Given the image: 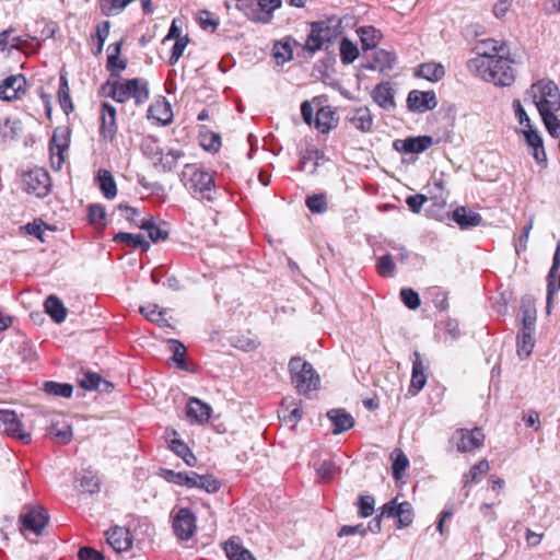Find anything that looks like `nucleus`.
Wrapping results in <instances>:
<instances>
[{
	"instance_id": "38",
	"label": "nucleus",
	"mask_w": 560,
	"mask_h": 560,
	"mask_svg": "<svg viewBox=\"0 0 560 560\" xmlns=\"http://www.w3.org/2000/svg\"><path fill=\"white\" fill-rule=\"evenodd\" d=\"M148 113L150 118L158 120L163 126L170 124L173 118L171 105L165 101L151 105Z\"/></svg>"
},
{
	"instance_id": "1",
	"label": "nucleus",
	"mask_w": 560,
	"mask_h": 560,
	"mask_svg": "<svg viewBox=\"0 0 560 560\" xmlns=\"http://www.w3.org/2000/svg\"><path fill=\"white\" fill-rule=\"evenodd\" d=\"M180 182L196 198L212 201L215 194L214 179L211 173L198 164H186L180 174Z\"/></svg>"
},
{
	"instance_id": "51",
	"label": "nucleus",
	"mask_w": 560,
	"mask_h": 560,
	"mask_svg": "<svg viewBox=\"0 0 560 560\" xmlns=\"http://www.w3.org/2000/svg\"><path fill=\"white\" fill-rule=\"evenodd\" d=\"M69 147V140L67 138V136L65 133L62 135H59V130L56 129L54 131V135H52V138H51V141H50V151H51V154H56L58 155L59 158V165L63 162V151L67 150Z\"/></svg>"
},
{
	"instance_id": "46",
	"label": "nucleus",
	"mask_w": 560,
	"mask_h": 560,
	"mask_svg": "<svg viewBox=\"0 0 560 560\" xmlns=\"http://www.w3.org/2000/svg\"><path fill=\"white\" fill-rule=\"evenodd\" d=\"M81 491L86 493H95L100 490V479L91 470H85L77 480Z\"/></svg>"
},
{
	"instance_id": "61",
	"label": "nucleus",
	"mask_w": 560,
	"mask_h": 560,
	"mask_svg": "<svg viewBox=\"0 0 560 560\" xmlns=\"http://www.w3.org/2000/svg\"><path fill=\"white\" fill-rule=\"evenodd\" d=\"M102 124H101V136L108 141H113L116 132H117V125L116 119L112 117H103L101 116Z\"/></svg>"
},
{
	"instance_id": "64",
	"label": "nucleus",
	"mask_w": 560,
	"mask_h": 560,
	"mask_svg": "<svg viewBox=\"0 0 560 560\" xmlns=\"http://www.w3.org/2000/svg\"><path fill=\"white\" fill-rule=\"evenodd\" d=\"M142 151L143 154L154 164V162L158 161V156L161 154L162 149L155 140L149 139L142 143Z\"/></svg>"
},
{
	"instance_id": "15",
	"label": "nucleus",
	"mask_w": 560,
	"mask_h": 560,
	"mask_svg": "<svg viewBox=\"0 0 560 560\" xmlns=\"http://www.w3.org/2000/svg\"><path fill=\"white\" fill-rule=\"evenodd\" d=\"M431 136L408 137L404 140L397 139L393 143V148L400 153H422L432 144L438 143Z\"/></svg>"
},
{
	"instance_id": "39",
	"label": "nucleus",
	"mask_w": 560,
	"mask_h": 560,
	"mask_svg": "<svg viewBox=\"0 0 560 560\" xmlns=\"http://www.w3.org/2000/svg\"><path fill=\"white\" fill-rule=\"evenodd\" d=\"M358 35L361 40L362 49L370 50L375 49L380 39L381 33L373 26H361L358 28Z\"/></svg>"
},
{
	"instance_id": "43",
	"label": "nucleus",
	"mask_w": 560,
	"mask_h": 560,
	"mask_svg": "<svg viewBox=\"0 0 560 560\" xmlns=\"http://www.w3.org/2000/svg\"><path fill=\"white\" fill-rule=\"evenodd\" d=\"M224 551L229 560H255L249 550L233 540L224 544Z\"/></svg>"
},
{
	"instance_id": "19",
	"label": "nucleus",
	"mask_w": 560,
	"mask_h": 560,
	"mask_svg": "<svg viewBox=\"0 0 560 560\" xmlns=\"http://www.w3.org/2000/svg\"><path fill=\"white\" fill-rule=\"evenodd\" d=\"M452 220L462 230L479 226L482 224V217L467 207H458L452 213Z\"/></svg>"
},
{
	"instance_id": "41",
	"label": "nucleus",
	"mask_w": 560,
	"mask_h": 560,
	"mask_svg": "<svg viewBox=\"0 0 560 560\" xmlns=\"http://www.w3.org/2000/svg\"><path fill=\"white\" fill-rule=\"evenodd\" d=\"M489 463L486 459L475 464L470 470L463 476V488L467 489L472 483L478 482L479 478L489 471Z\"/></svg>"
},
{
	"instance_id": "57",
	"label": "nucleus",
	"mask_w": 560,
	"mask_h": 560,
	"mask_svg": "<svg viewBox=\"0 0 560 560\" xmlns=\"http://www.w3.org/2000/svg\"><path fill=\"white\" fill-rule=\"evenodd\" d=\"M536 310L532 306H522V327L520 330L535 331Z\"/></svg>"
},
{
	"instance_id": "17",
	"label": "nucleus",
	"mask_w": 560,
	"mask_h": 560,
	"mask_svg": "<svg viewBox=\"0 0 560 560\" xmlns=\"http://www.w3.org/2000/svg\"><path fill=\"white\" fill-rule=\"evenodd\" d=\"M522 132L525 137L526 144L533 149V156L535 161L545 166L547 163V155L544 149L542 138L539 132L533 127H528L522 130Z\"/></svg>"
},
{
	"instance_id": "27",
	"label": "nucleus",
	"mask_w": 560,
	"mask_h": 560,
	"mask_svg": "<svg viewBox=\"0 0 560 560\" xmlns=\"http://www.w3.org/2000/svg\"><path fill=\"white\" fill-rule=\"evenodd\" d=\"M395 61L396 56L394 52L384 49H375L373 52V61L368 65L366 68L370 70L386 72L394 68Z\"/></svg>"
},
{
	"instance_id": "31",
	"label": "nucleus",
	"mask_w": 560,
	"mask_h": 560,
	"mask_svg": "<svg viewBox=\"0 0 560 560\" xmlns=\"http://www.w3.org/2000/svg\"><path fill=\"white\" fill-rule=\"evenodd\" d=\"M46 313L51 317V319L60 324L67 317V308L65 307L62 301L56 295H49L44 303Z\"/></svg>"
},
{
	"instance_id": "36",
	"label": "nucleus",
	"mask_w": 560,
	"mask_h": 560,
	"mask_svg": "<svg viewBox=\"0 0 560 560\" xmlns=\"http://www.w3.org/2000/svg\"><path fill=\"white\" fill-rule=\"evenodd\" d=\"M416 74L431 82H436L445 75V69L441 63L425 62L418 67Z\"/></svg>"
},
{
	"instance_id": "37",
	"label": "nucleus",
	"mask_w": 560,
	"mask_h": 560,
	"mask_svg": "<svg viewBox=\"0 0 560 560\" xmlns=\"http://www.w3.org/2000/svg\"><path fill=\"white\" fill-rule=\"evenodd\" d=\"M560 268V244H558L557 248H556V252H555V255H553V258H552V265L549 269V272H548V284H547V311L548 313L550 312V307H551V301H552V296L555 294V280H556V276H557V272Z\"/></svg>"
},
{
	"instance_id": "63",
	"label": "nucleus",
	"mask_w": 560,
	"mask_h": 560,
	"mask_svg": "<svg viewBox=\"0 0 560 560\" xmlns=\"http://www.w3.org/2000/svg\"><path fill=\"white\" fill-rule=\"evenodd\" d=\"M338 467L331 460H323L318 464L316 471L317 475L324 480H330L334 478L336 472L338 471Z\"/></svg>"
},
{
	"instance_id": "45",
	"label": "nucleus",
	"mask_w": 560,
	"mask_h": 560,
	"mask_svg": "<svg viewBox=\"0 0 560 560\" xmlns=\"http://www.w3.org/2000/svg\"><path fill=\"white\" fill-rule=\"evenodd\" d=\"M49 434L52 435L60 444H68L72 439L71 425L62 421L52 422L49 430Z\"/></svg>"
},
{
	"instance_id": "62",
	"label": "nucleus",
	"mask_w": 560,
	"mask_h": 560,
	"mask_svg": "<svg viewBox=\"0 0 560 560\" xmlns=\"http://www.w3.org/2000/svg\"><path fill=\"white\" fill-rule=\"evenodd\" d=\"M164 478L172 483L178 486H186L189 488L190 471L188 472H176L174 470L166 469L164 470Z\"/></svg>"
},
{
	"instance_id": "3",
	"label": "nucleus",
	"mask_w": 560,
	"mask_h": 560,
	"mask_svg": "<svg viewBox=\"0 0 560 560\" xmlns=\"http://www.w3.org/2000/svg\"><path fill=\"white\" fill-rule=\"evenodd\" d=\"M341 33V21L336 16L311 24V33L306 39V49L311 52L320 50L325 43H331Z\"/></svg>"
},
{
	"instance_id": "21",
	"label": "nucleus",
	"mask_w": 560,
	"mask_h": 560,
	"mask_svg": "<svg viewBox=\"0 0 560 560\" xmlns=\"http://www.w3.org/2000/svg\"><path fill=\"white\" fill-rule=\"evenodd\" d=\"M122 40L110 44L107 47V62L106 69L109 71L112 77H119L120 72L127 67V60L119 59Z\"/></svg>"
},
{
	"instance_id": "44",
	"label": "nucleus",
	"mask_w": 560,
	"mask_h": 560,
	"mask_svg": "<svg viewBox=\"0 0 560 560\" xmlns=\"http://www.w3.org/2000/svg\"><path fill=\"white\" fill-rule=\"evenodd\" d=\"M138 226L147 231L150 240L154 243L164 241L168 236V231L156 225L152 218L142 220Z\"/></svg>"
},
{
	"instance_id": "35",
	"label": "nucleus",
	"mask_w": 560,
	"mask_h": 560,
	"mask_svg": "<svg viewBox=\"0 0 560 560\" xmlns=\"http://www.w3.org/2000/svg\"><path fill=\"white\" fill-rule=\"evenodd\" d=\"M114 242L125 244L131 248H140L147 252L150 248L149 242L141 234L119 232L114 236Z\"/></svg>"
},
{
	"instance_id": "16",
	"label": "nucleus",
	"mask_w": 560,
	"mask_h": 560,
	"mask_svg": "<svg viewBox=\"0 0 560 560\" xmlns=\"http://www.w3.org/2000/svg\"><path fill=\"white\" fill-rule=\"evenodd\" d=\"M175 535L182 540H188L196 529V517L191 510L187 508L179 509L173 521Z\"/></svg>"
},
{
	"instance_id": "25",
	"label": "nucleus",
	"mask_w": 560,
	"mask_h": 560,
	"mask_svg": "<svg viewBox=\"0 0 560 560\" xmlns=\"http://www.w3.org/2000/svg\"><path fill=\"white\" fill-rule=\"evenodd\" d=\"M211 407L198 398H190L187 404V417L197 423H205L211 416Z\"/></svg>"
},
{
	"instance_id": "23",
	"label": "nucleus",
	"mask_w": 560,
	"mask_h": 560,
	"mask_svg": "<svg viewBox=\"0 0 560 560\" xmlns=\"http://www.w3.org/2000/svg\"><path fill=\"white\" fill-rule=\"evenodd\" d=\"M348 121L362 132H370L373 126V116L368 107H359L349 112Z\"/></svg>"
},
{
	"instance_id": "28",
	"label": "nucleus",
	"mask_w": 560,
	"mask_h": 560,
	"mask_svg": "<svg viewBox=\"0 0 560 560\" xmlns=\"http://www.w3.org/2000/svg\"><path fill=\"white\" fill-rule=\"evenodd\" d=\"M372 98L380 107L386 110L395 107L394 92L388 83L377 84L372 91Z\"/></svg>"
},
{
	"instance_id": "13",
	"label": "nucleus",
	"mask_w": 560,
	"mask_h": 560,
	"mask_svg": "<svg viewBox=\"0 0 560 560\" xmlns=\"http://www.w3.org/2000/svg\"><path fill=\"white\" fill-rule=\"evenodd\" d=\"M407 106L413 113H424L434 109L438 106L434 91H410L407 96Z\"/></svg>"
},
{
	"instance_id": "53",
	"label": "nucleus",
	"mask_w": 560,
	"mask_h": 560,
	"mask_svg": "<svg viewBox=\"0 0 560 560\" xmlns=\"http://www.w3.org/2000/svg\"><path fill=\"white\" fill-rule=\"evenodd\" d=\"M305 205L312 213H324L328 208L327 197L325 194L307 196Z\"/></svg>"
},
{
	"instance_id": "11",
	"label": "nucleus",
	"mask_w": 560,
	"mask_h": 560,
	"mask_svg": "<svg viewBox=\"0 0 560 560\" xmlns=\"http://www.w3.org/2000/svg\"><path fill=\"white\" fill-rule=\"evenodd\" d=\"M27 81L23 74H12L0 82V100L14 102L26 93Z\"/></svg>"
},
{
	"instance_id": "6",
	"label": "nucleus",
	"mask_w": 560,
	"mask_h": 560,
	"mask_svg": "<svg viewBox=\"0 0 560 560\" xmlns=\"http://www.w3.org/2000/svg\"><path fill=\"white\" fill-rule=\"evenodd\" d=\"M530 92L538 110H560V93L553 81L540 80L530 86Z\"/></svg>"
},
{
	"instance_id": "42",
	"label": "nucleus",
	"mask_w": 560,
	"mask_h": 560,
	"mask_svg": "<svg viewBox=\"0 0 560 560\" xmlns=\"http://www.w3.org/2000/svg\"><path fill=\"white\" fill-rule=\"evenodd\" d=\"M168 345L173 352L172 360L176 363L177 368L182 371L194 372L185 361L186 347L177 339H170Z\"/></svg>"
},
{
	"instance_id": "56",
	"label": "nucleus",
	"mask_w": 560,
	"mask_h": 560,
	"mask_svg": "<svg viewBox=\"0 0 560 560\" xmlns=\"http://www.w3.org/2000/svg\"><path fill=\"white\" fill-rule=\"evenodd\" d=\"M79 385L86 389V390H94L97 389L103 382L102 377L97 373L93 372H85L83 375L79 378ZM104 384L107 386L109 385L107 382L104 381Z\"/></svg>"
},
{
	"instance_id": "34",
	"label": "nucleus",
	"mask_w": 560,
	"mask_h": 560,
	"mask_svg": "<svg viewBox=\"0 0 560 560\" xmlns=\"http://www.w3.org/2000/svg\"><path fill=\"white\" fill-rule=\"evenodd\" d=\"M96 179L98 187L106 199H113L116 197L117 186L109 171L104 168L98 170Z\"/></svg>"
},
{
	"instance_id": "24",
	"label": "nucleus",
	"mask_w": 560,
	"mask_h": 560,
	"mask_svg": "<svg viewBox=\"0 0 560 560\" xmlns=\"http://www.w3.org/2000/svg\"><path fill=\"white\" fill-rule=\"evenodd\" d=\"M327 418L334 425L332 432L335 434L348 431L354 425L353 417L345 409H331L327 412Z\"/></svg>"
},
{
	"instance_id": "12",
	"label": "nucleus",
	"mask_w": 560,
	"mask_h": 560,
	"mask_svg": "<svg viewBox=\"0 0 560 560\" xmlns=\"http://www.w3.org/2000/svg\"><path fill=\"white\" fill-rule=\"evenodd\" d=\"M483 440L485 434L479 428H475L472 430L459 429L452 438L457 451L460 453L471 452L480 447L483 444Z\"/></svg>"
},
{
	"instance_id": "10",
	"label": "nucleus",
	"mask_w": 560,
	"mask_h": 560,
	"mask_svg": "<svg viewBox=\"0 0 560 560\" xmlns=\"http://www.w3.org/2000/svg\"><path fill=\"white\" fill-rule=\"evenodd\" d=\"M257 7L254 4L238 5V10L253 22L268 24L273 19V12L281 7V0H256Z\"/></svg>"
},
{
	"instance_id": "5",
	"label": "nucleus",
	"mask_w": 560,
	"mask_h": 560,
	"mask_svg": "<svg viewBox=\"0 0 560 560\" xmlns=\"http://www.w3.org/2000/svg\"><path fill=\"white\" fill-rule=\"evenodd\" d=\"M485 68L487 70L486 72H483L482 69L472 70L471 72H475L486 82H491L499 86H510L515 80L510 61L501 56L490 60L489 67Z\"/></svg>"
},
{
	"instance_id": "48",
	"label": "nucleus",
	"mask_w": 560,
	"mask_h": 560,
	"mask_svg": "<svg viewBox=\"0 0 560 560\" xmlns=\"http://www.w3.org/2000/svg\"><path fill=\"white\" fill-rule=\"evenodd\" d=\"M538 112L549 135L553 138H558L560 130V120L555 115V113H557L558 110L545 109Z\"/></svg>"
},
{
	"instance_id": "2",
	"label": "nucleus",
	"mask_w": 560,
	"mask_h": 560,
	"mask_svg": "<svg viewBox=\"0 0 560 560\" xmlns=\"http://www.w3.org/2000/svg\"><path fill=\"white\" fill-rule=\"evenodd\" d=\"M291 383L298 394L311 397L319 388L320 377L313 365L301 357H293L288 364Z\"/></svg>"
},
{
	"instance_id": "7",
	"label": "nucleus",
	"mask_w": 560,
	"mask_h": 560,
	"mask_svg": "<svg viewBox=\"0 0 560 560\" xmlns=\"http://www.w3.org/2000/svg\"><path fill=\"white\" fill-rule=\"evenodd\" d=\"M48 522L49 513L44 506H28L20 515L21 533L25 535L28 532L35 536H42Z\"/></svg>"
},
{
	"instance_id": "50",
	"label": "nucleus",
	"mask_w": 560,
	"mask_h": 560,
	"mask_svg": "<svg viewBox=\"0 0 560 560\" xmlns=\"http://www.w3.org/2000/svg\"><path fill=\"white\" fill-rule=\"evenodd\" d=\"M393 458V477L396 480L401 479L404 471L409 466L408 457L400 450H395L392 454Z\"/></svg>"
},
{
	"instance_id": "40",
	"label": "nucleus",
	"mask_w": 560,
	"mask_h": 560,
	"mask_svg": "<svg viewBox=\"0 0 560 560\" xmlns=\"http://www.w3.org/2000/svg\"><path fill=\"white\" fill-rule=\"evenodd\" d=\"M58 100L61 109L66 115H69L73 110V104L70 97V89L68 84L67 75L61 73L59 79Z\"/></svg>"
},
{
	"instance_id": "59",
	"label": "nucleus",
	"mask_w": 560,
	"mask_h": 560,
	"mask_svg": "<svg viewBox=\"0 0 560 560\" xmlns=\"http://www.w3.org/2000/svg\"><path fill=\"white\" fill-rule=\"evenodd\" d=\"M400 299L401 302L409 308V310H417L420 306V296L418 292H416L411 288H402L400 290Z\"/></svg>"
},
{
	"instance_id": "9",
	"label": "nucleus",
	"mask_w": 560,
	"mask_h": 560,
	"mask_svg": "<svg viewBox=\"0 0 560 560\" xmlns=\"http://www.w3.org/2000/svg\"><path fill=\"white\" fill-rule=\"evenodd\" d=\"M22 185L27 194L43 198L50 191L51 180L47 171L35 167L22 174Z\"/></svg>"
},
{
	"instance_id": "18",
	"label": "nucleus",
	"mask_w": 560,
	"mask_h": 560,
	"mask_svg": "<svg viewBox=\"0 0 560 560\" xmlns=\"http://www.w3.org/2000/svg\"><path fill=\"white\" fill-rule=\"evenodd\" d=\"M106 539L108 545L116 551L122 552L131 547L132 540L129 532L119 526L109 528L106 532Z\"/></svg>"
},
{
	"instance_id": "49",
	"label": "nucleus",
	"mask_w": 560,
	"mask_h": 560,
	"mask_svg": "<svg viewBox=\"0 0 560 560\" xmlns=\"http://www.w3.org/2000/svg\"><path fill=\"white\" fill-rule=\"evenodd\" d=\"M44 390L48 395L69 398L72 395L73 387L68 383L48 381L44 384Z\"/></svg>"
},
{
	"instance_id": "47",
	"label": "nucleus",
	"mask_w": 560,
	"mask_h": 560,
	"mask_svg": "<svg viewBox=\"0 0 560 560\" xmlns=\"http://www.w3.org/2000/svg\"><path fill=\"white\" fill-rule=\"evenodd\" d=\"M340 60L343 65L352 63L359 57V49L349 38L342 37L340 42Z\"/></svg>"
},
{
	"instance_id": "30",
	"label": "nucleus",
	"mask_w": 560,
	"mask_h": 560,
	"mask_svg": "<svg viewBox=\"0 0 560 560\" xmlns=\"http://www.w3.org/2000/svg\"><path fill=\"white\" fill-rule=\"evenodd\" d=\"M22 234H27L36 237L42 243H47L46 240V231H56L55 226H51L44 222L42 219H34L32 222H28L25 225L20 228Z\"/></svg>"
},
{
	"instance_id": "52",
	"label": "nucleus",
	"mask_w": 560,
	"mask_h": 560,
	"mask_svg": "<svg viewBox=\"0 0 560 560\" xmlns=\"http://www.w3.org/2000/svg\"><path fill=\"white\" fill-rule=\"evenodd\" d=\"M139 311L147 319L158 324L160 327L166 325L165 313L164 311H160L156 304L140 306Z\"/></svg>"
},
{
	"instance_id": "26",
	"label": "nucleus",
	"mask_w": 560,
	"mask_h": 560,
	"mask_svg": "<svg viewBox=\"0 0 560 560\" xmlns=\"http://www.w3.org/2000/svg\"><path fill=\"white\" fill-rule=\"evenodd\" d=\"M189 488H198L208 493H215L221 488V482L212 475H199L196 471H190Z\"/></svg>"
},
{
	"instance_id": "8",
	"label": "nucleus",
	"mask_w": 560,
	"mask_h": 560,
	"mask_svg": "<svg viewBox=\"0 0 560 560\" xmlns=\"http://www.w3.org/2000/svg\"><path fill=\"white\" fill-rule=\"evenodd\" d=\"M503 50V45H499L497 40L492 38L480 40L472 48L476 54L475 58H471L467 62L469 71L482 69L486 72L485 67H489L490 60L498 58V54Z\"/></svg>"
},
{
	"instance_id": "58",
	"label": "nucleus",
	"mask_w": 560,
	"mask_h": 560,
	"mask_svg": "<svg viewBox=\"0 0 560 560\" xmlns=\"http://www.w3.org/2000/svg\"><path fill=\"white\" fill-rule=\"evenodd\" d=\"M273 57L281 63L290 61L293 58L290 43L288 40L277 43L273 47Z\"/></svg>"
},
{
	"instance_id": "14",
	"label": "nucleus",
	"mask_w": 560,
	"mask_h": 560,
	"mask_svg": "<svg viewBox=\"0 0 560 560\" xmlns=\"http://www.w3.org/2000/svg\"><path fill=\"white\" fill-rule=\"evenodd\" d=\"M0 421L4 432L14 439L27 444L31 442V434L25 432L18 415L12 410H0Z\"/></svg>"
},
{
	"instance_id": "20",
	"label": "nucleus",
	"mask_w": 560,
	"mask_h": 560,
	"mask_svg": "<svg viewBox=\"0 0 560 560\" xmlns=\"http://www.w3.org/2000/svg\"><path fill=\"white\" fill-rule=\"evenodd\" d=\"M427 375L424 374V366L421 354L418 351H415L412 359L411 382L408 392L412 395H416L424 387Z\"/></svg>"
},
{
	"instance_id": "55",
	"label": "nucleus",
	"mask_w": 560,
	"mask_h": 560,
	"mask_svg": "<svg viewBox=\"0 0 560 560\" xmlns=\"http://www.w3.org/2000/svg\"><path fill=\"white\" fill-rule=\"evenodd\" d=\"M376 271L382 277H393L396 265L390 254H385L376 260Z\"/></svg>"
},
{
	"instance_id": "54",
	"label": "nucleus",
	"mask_w": 560,
	"mask_h": 560,
	"mask_svg": "<svg viewBox=\"0 0 560 560\" xmlns=\"http://www.w3.org/2000/svg\"><path fill=\"white\" fill-rule=\"evenodd\" d=\"M398 527L404 528L409 526L413 520V510L411 503L404 501L397 505Z\"/></svg>"
},
{
	"instance_id": "60",
	"label": "nucleus",
	"mask_w": 560,
	"mask_h": 560,
	"mask_svg": "<svg viewBox=\"0 0 560 560\" xmlns=\"http://www.w3.org/2000/svg\"><path fill=\"white\" fill-rule=\"evenodd\" d=\"M106 211L101 205H90L88 208V219L91 224L105 225Z\"/></svg>"
},
{
	"instance_id": "29",
	"label": "nucleus",
	"mask_w": 560,
	"mask_h": 560,
	"mask_svg": "<svg viewBox=\"0 0 560 560\" xmlns=\"http://www.w3.org/2000/svg\"><path fill=\"white\" fill-rule=\"evenodd\" d=\"M184 156L185 153L182 150L172 149L165 154L161 151L158 161L154 162V167L164 173L172 172L177 166L178 161Z\"/></svg>"
},
{
	"instance_id": "4",
	"label": "nucleus",
	"mask_w": 560,
	"mask_h": 560,
	"mask_svg": "<svg viewBox=\"0 0 560 560\" xmlns=\"http://www.w3.org/2000/svg\"><path fill=\"white\" fill-rule=\"evenodd\" d=\"M109 88L107 95L118 103H125L129 98H135L137 104H142L149 98V90L147 81L142 79H129L124 82H107Z\"/></svg>"
},
{
	"instance_id": "33",
	"label": "nucleus",
	"mask_w": 560,
	"mask_h": 560,
	"mask_svg": "<svg viewBox=\"0 0 560 560\" xmlns=\"http://www.w3.org/2000/svg\"><path fill=\"white\" fill-rule=\"evenodd\" d=\"M535 331L520 330L516 337V352L521 360L527 359L534 349Z\"/></svg>"
},
{
	"instance_id": "32",
	"label": "nucleus",
	"mask_w": 560,
	"mask_h": 560,
	"mask_svg": "<svg viewBox=\"0 0 560 560\" xmlns=\"http://www.w3.org/2000/svg\"><path fill=\"white\" fill-rule=\"evenodd\" d=\"M303 410L299 402L294 400L284 399L281 404L279 418L287 423H296L302 419Z\"/></svg>"
},
{
	"instance_id": "22",
	"label": "nucleus",
	"mask_w": 560,
	"mask_h": 560,
	"mask_svg": "<svg viewBox=\"0 0 560 560\" xmlns=\"http://www.w3.org/2000/svg\"><path fill=\"white\" fill-rule=\"evenodd\" d=\"M336 113L331 106H320L315 116L314 127L322 133H328L337 127Z\"/></svg>"
}]
</instances>
